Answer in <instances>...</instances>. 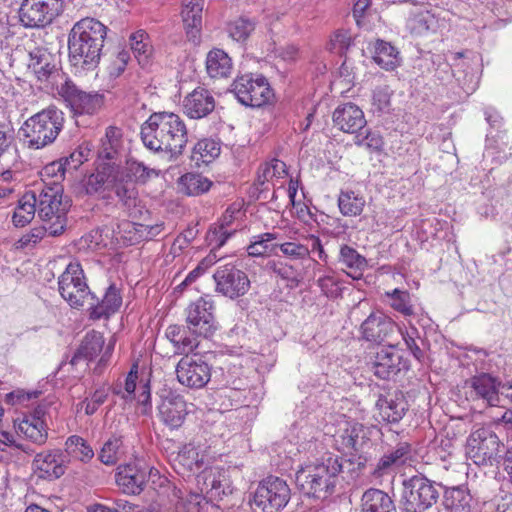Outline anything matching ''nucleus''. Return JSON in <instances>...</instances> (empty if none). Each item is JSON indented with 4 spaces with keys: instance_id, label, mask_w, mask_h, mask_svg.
<instances>
[{
    "instance_id": "55",
    "label": "nucleus",
    "mask_w": 512,
    "mask_h": 512,
    "mask_svg": "<svg viewBox=\"0 0 512 512\" xmlns=\"http://www.w3.org/2000/svg\"><path fill=\"white\" fill-rule=\"evenodd\" d=\"M91 149L88 143L79 145L68 157H63V165L67 171L77 170L84 161H87L90 155Z\"/></svg>"
},
{
    "instance_id": "37",
    "label": "nucleus",
    "mask_w": 512,
    "mask_h": 512,
    "mask_svg": "<svg viewBox=\"0 0 512 512\" xmlns=\"http://www.w3.org/2000/svg\"><path fill=\"white\" fill-rule=\"evenodd\" d=\"M127 176L115 174L110 186V192L113 191L122 205L130 210L136 207L138 191L133 181H128Z\"/></svg>"
},
{
    "instance_id": "11",
    "label": "nucleus",
    "mask_w": 512,
    "mask_h": 512,
    "mask_svg": "<svg viewBox=\"0 0 512 512\" xmlns=\"http://www.w3.org/2000/svg\"><path fill=\"white\" fill-rule=\"evenodd\" d=\"M63 0H23L19 18L27 28L45 27L62 10Z\"/></svg>"
},
{
    "instance_id": "28",
    "label": "nucleus",
    "mask_w": 512,
    "mask_h": 512,
    "mask_svg": "<svg viewBox=\"0 0 512 512\" xmlns=\"http://www.w3.org/2000/svg\"><path fill=\"white\" fill-rule=\"evenodd\" d=\"M471 393H474L476 398L482 399L489 406L500 405V382L490 374L481 373L473 376L469 380Z\"/></svg>"
},
{
    "instance_id": "30",
    "label": "nucleus",
    "mask_w": 512,
    "mask_h": 512,
    "mask_svg": "<svg viewBox=\"0 0 512 512\" xmlns=\"http://www.w3.org/2000/svg\"><path fill=\"white\" fill-rule=\"evenodd\" d=\"M442 505L448 512H471L473 497L465 485L447 487L443 485Z\"/></svg>"
},
{
    "instance_id": "64",
    "label": "nucleus",
    "mask_w": 512,
    "mask_h": 512,
    "mask_svg": "<svg viewBox=\"0 0 512 512\" xmlns=\"http://www.w3.org/2000/svg\"><path fill=\"white\" fill-rule=\"evenodd\" d=\"M351 43L352 39L346 31H337L330 41L331 50L343 54L349 49Z\"/></svg>"
},
{
    "instance_id": "48",
    "label": "nucleus",
    "mask_w": 512,
    "mask_h": 512,
    "mask_svg": "<svg viewBox=\"0 0 512 512\" xmlns=\"http://www.w3.org/2000/svg\"><path fill=\"white\" fill-rule=\"evenodd\" d=\"M152 172H154L153 169H149L142 162H138L136 160H128L125 168H122L117 164V174L127 176L126 179L128 181H133L134 184L136 182H147Z\"/></svg>"
},
{
    "instance_id": "19",
    "label": "nucleus",
    "mask_w": 512,
    "mask_h": 512,
    "mask_svg": "<svg viewBox=\"0 0 512 512\" xmlns=\"http://www.w3.org/2000/svg\"><path fill=\"white\" fill-rule=\"evenodd\" d=\"M67 455L61 450H52L36 454L32 468L34 474L43 480H56L66 471Z\"/></svg>"
},
{
    "instance_id": "14",
    "label": "nucleus",
    "mask_w": 512,
    "mask_h": 512,
    "mask_svg": "<svg viewBox=\"0 0 512 512\" xmlns=\"http://www.w3.org/2000/svg\"><path fill=\"white\" fill-rule=\"evenodd\" d=\"M213 310V302L204 297L188 306L186 322L190 334L209 338L215 333L217 322Z\"/></svg>"
},
{
    "instance_id": "41",
    "label": "nucleus",
    "mask_w": 512,
    "mask_h": 512,
    "mask_svg": "<svg viewBox=\"0 0 512 512\" xmlns=\"http://www.w3.org/2000/svg\"><path fill=\"white\" fill-rule=\"evenodd\" d=\"M131 49L142 68L152 63L153 47L149 42L148 34L144 30H138L130 36Z\"/></svg>"
},
{
    "instance_id": "38",
    "label": "nucleus",
    "mask_w": 512,
    "mask_h": 512,
    "mask_svg": "<svg viewBox=\"0 0 512 512\" xmlns=\"http://www.w3.org/2000/svg\"><path fill=\"white\" fill-rule=\"evenodd\" d=\"M206 70L212 78H226L232 70V60L222 49H213L207 54Z\"/></svg>"
},
{
    "instance_id": "47",
    "label": "nucleus",
    "mask_w": 512,
    "mask_h": 512,
    "mask_svg": "<svg viewBox=\"0 0 512 512\" xmlns=\"http://www.w3.org/2000/svg\"><path fill=\"white\" fill-rule=\"evenodd\" d=\"M340 438L342 448L353 452H361L366 440H368L362 425H353L344 430Z\"/></svg>"
},
{
    "instance_id": "1",
    "label": "nucleus",
    "mask_w": 512,
    "mask_h": 512,
    "mask_svg": "<svg viewBox=\"0 0 512 512\" xmlns=\"http://www.w3.org/2000/svg\"><path fill=\"white\" fill-rule=\"evenodd\" d=\"M143 145L154 153L165 152L176 161L184 152L188 133L184 121L173 112H154L141 125Z\"/></svg>"
},
{
    "instance_id": "57",
    "label": "nucleus",
    "mask_w": 512,
    "mask_h": 512,
    "mask_svg": "<svg viewBox=\"0 0 512 512\" xmlns=\"http://www.w3.org/2000/svg\"><path fill=\"white\" fill-rule=\"evenodd\" d=\"M339 459L343 463V470L347 468L352 477L358 476L367 464V457L360 452H351L347 459L343 460L340 457Z\"/></svg>"
},
{
    "instance_id": "31",
    "label": "nucleus",
    "mask_w": 512,
    "mask_h": 512,
    "mask_svg": "<svg viewBox=\"0 0 512 512\" xmlns=\"http://www.w3.org/2000/svg\"><path fill=\"white\" fill-rule=\"evenodd\" d=\"M360 512H397L394 499L378 488L365 490L360 499Z\"/></svg>"
},
{
    "instance_id": "17",
    "label": "nucleus",
    "mask_w": 512,
    "mask_h": 512,
    "mask_svg": "<svg viewBox=\"0 0 512 512\" xmlns=\"http://www.w3.org/2000/svg\"><path fill=\"white\" fill-rule=\"evenodd\" d=\"M28 56L27 67L38 81H52L60 75V60L48 48L43 46L34 47L29 51Z\"/></svg>"
},
{
    "instance_id": "4",
    "label": "nucleus",
    "mask_w": 512,
    "mask_h": 512,
    "mask_svg": "<svg viewBox=\"0 0 512 512\" xmlns=\"http://www.w3.org/2000/svg\"><path fill=\"white\" fill-rule=\"evenodd\" d=\"M443 484L417 472L402 480L400 504L404 512H429L440 500Z\"/></svg>"
},
{
    "instance_id": "46",
    "label": "nucleus",
    "mask_w": 512,
    "mask_h": 512,
    "mask_svg": "<svg viewBox=\"0 0 512 512\" xmlns=\"http://www.w3.org/2000/svg\"><path fill=\"white\" fill-rule=\"evenodd\" d=\"M365 206L363 197L355 194L354 191H341L338 197V207L344 216H358Z\"/></svg>"
},
{
    "instance_id": "25",
    "label": "nucleus",
    "mask_w": 512,
    "mask_h": 512,
    "mask_svg": "<svg viewBox=\"0 0 512 512\" xmlns=\"http://www.w3.org/2000/svg\"><path fill=\"white\" fill-rule=\"evenodd\" d=\"M202 0L183 2L181 17L187 39L193 44H199L202 31Z\"/></svg>"
},
{
    "instance_id": "15",
    "label": "nucleus",
    "mask_w": 512,
    "mask_h": 512,
    "mask_svg": "<svg viewBox=\"0 0 512 512\" xmlns=\"http://www.w3.org/2000/svg\"><path fill=\"white\" fill-rule=\"evenodd\" d=\"M184 355L176 366L179 383L188 388H203L211 378V366L197 355Z\"/></svg>"
},
{
    "instance_id": "52",
    "label": "nucleus",
    "mask_w": 512,
    "mask_h": 512,
    "mask_svg": "<svg viewBox=\"0 0 512 512\" xmlns=\"http://www.w3.org/2000/svg\"><path fill=\"white\" fill-rule=\"evenodd\" d=\"M20 431L33 443L42 445L47 441L48 438V427L46 422L29 421L25 418L19 424Z\"/></svg>"
},
{
    "instance_id": "45",
    "label": "nucleus",
    "mask_w": 512,
    "mask_h": 512,
    "mask_svg": "<svg viewBox=\"0 0 512 512\" xmlns=\"http://www.w3.org/2000/svg\"><path fill=\"white\" fill-rule=\"evenodd\" d=\"M121 140L114 136V128L109 127L106 132V140L102 142L98 150V158L101 163L118 164L117 161L120 157Z\"/></svg>"
},
{
    "instance_id": "3",
    "label": "nucleus",
    "mask_w": 512,
    "mask_h": 512,
    "mask_svg": "<svg viewBox=\"0 0 512 512\" xmlns=\"http://www.w3.org/2000/svg\"><path fill=\"white\" fill-rule=\"evenodd\" d=\"M342 472L343 463L338 456L330 454L298 470L295 483L304 496L326 499L335 492Z\"/></svg>"
},
{
    "instance_id": "39",
    "label": "nucleus",
    "mask_w": 512,
    "mask_h": 512,
    "mask_svg": "<svg viewBox=\"0 0 512 512\" xmlns=\"http://www.w3.org/2000/svg\"><path fill=\"white\" fill-rule=\"evenodd\" d=\"M213 182L199 173H186L178 180L179 191L187 196H199L210 190Z\"/></svg>"
},
{
    "instance_id": "58",
    "label": "nucleus",
    "mask_w": 512,
    "mask_h": 512,
    "mask_svg": "<svg viewBox=\"0 0 512 512\" xmlns=\"http://www.w3.org/2000/svg\"><path fill=\"white\" fill-rule=\"evenodd\" d=\"M391 95L392 92L389 90L388 86L377 87L372 95L374 109L381 113L388 111L391 104Z\"/></svg>"
},
{
    "instance_id": "54",
    "label": "nucleus",
    "mask_w": 512,
    "mask_h": 512,
    "mask_svg": "<svg viewBox=\"0 0 512 512\" xmlns=\"http://www.w3.org/2000/svg\"><path fill=\"white\" fill-rule=\"evenodd\" d=\"M255 29V22L240 17L228 25L229 35L236 41H245Z\"/></svg>"
},
{
    "instance_id": "12",
    "label": "nucleus",
    "mask_w": 512,
    "mask_h": 512,
    "mask_svg": "<svg viewBox=\"0 0 512 512\" xmlns=\"http://www.w3.org/2000/svg\"><path fill=\"white\" fill-rule=\"evenodd\" d=\"M197 486L205 492L206 503L218 506L217 503L233 492V486L226 472L219 467L204 468L197 475Z\"/></svg>"
},
{
    "instance_id": "36",
    "label": "nucleus",
    "mask_w": 512,
    "mask_h": 512,
    "mask_svg": "<svg viewBox=\"0 0 512 512\" xmlns=\"http://www.w3.org/2000/svg\"><path fill=\"white\" fill-rule=\"evenodd\" d=\"M339 262L351 270L347 274L354 280L361 279L363 271L368 267L367 259L359 254L356 249L346 244L340 247Z\"/></svg>"
},
{
    "instance_id": "62",
    "label": "nucleus",
    "mask_w": 512,
    "mask_h": 512,
    "mask_svg": "<svg viewBox=\"0 0 512 512\" xmlns=\"http://www.w3.org/2000/svg\"><path fill=\"white\" fill-rule=\"evenodd\" d=\"M355 143L357 145H366L367 148L380 152L383 149L384 141L382 136L377 131H367L366 135L360 138L359 135L356 136Z\"/></svg>"
},
{
    "instance_id": "60",
    "label": "nucleus",
    "mask_w": 512,
    "mask_h": 512,
    "mask_svg": "<svg viewBox=\"0 0 512 512\" xmlns=\"http://www.w3.org/2000/svg\"><path fill=\"white\" fill-rule=\"evenodd\" d=\"M278 249L291 259H305L310 254L308 247L295 242L278 244Z\"/></svg>"
},
{
    "instance_id": "13",
    "label": "nucleus",
    "mask_w": 512,
    "mask_h": 512,
    "mask_svg": "<svg viewBox=\"0 0 512 512\" xmlns=\"http://www.w3.org/2000/svg\"><path fill=\"white\" fill-rule=\"evenodd\" d=\"M216 291L230 299L245 295L250 288L247 274L232 263L219 265L213 274Z\"/></svg>"
},
{
    "instance_id": "35",
    "label": "nucleus",
    "mask_w": 512,
    "mask_h": 512,
    "mask_svg": "<svg viewBox=\"0 0 512 512\" xmlns=\"http://www.w3.org/2000/svg\"><path fill=\"white\" fill-rule=\"evenodd\" d=\"M373 60L387 71L396 69L401 62L397 48L382 39H377L374 43Z\"/></svg>"
},
{
    "instance_id": "8",
    "label": "nucleus",
    "mask_w": 512,
    "mask_h": 512,
    "mask_svg": "<svg viewBox=\"0 0 512 512\" xmlns=\"http://www.w3.org/2000/svg\"><path fill=\"white\" fill-rule=\"evenodd\" d=\"M290 499L291 489L286 480L274 475L262 479L253 494V503L262 512H279Z\"/></svg>"
},
{
    "instance_id": "23",
    "label": "nucleus",
    "mask_w": 512,
    "mask_h": 512,
    "mask_svg": "<svg viewBox=\"0 0 512 512\" xmlns=\"http://www.w3.org/2000/svg\"><path fill=\"white\" fill-rule=\"evenodd\" d=\"M117 171V164L100 163L96 173L90 174L84 182L85 192L89 196L97 195L101 199L110 198V186Z\"/></svg>"
},
{
    "instance_id": "53",
    "label": "nucleus",
    "mask_w": 512,
    "mask_h": 512,
    "mask_svg": "<svg viewBox=\"0 0 512 512\" xmlns=\"http://www.w3.org/2000/svg\"><path fill=\"white\" fill-rule=\"evenodd\" d=\"M122 445L121 437L113 436L109 438L99 453V460L105 465H115L122 454Z\"/></svg>"
},
{
    "instance_id": "50",
    "label": "nucleus",
    "mask_w": 512,
    "mask_h": 512,
    "mask_svg": "<svg viewBox=\"0 0 512 512\" xmlns=\"http://www.w3.org/2000/svg\"><path fill=\"white\" fill-rule=\"evenodd\" d=\"M389 299V305L392 309L399 312L405 317L414 315L413 305L411 303V295L408 291L394 289L392 292H386Z\"/></svg>"
},
{
    "instance_id": "2",
    "label": "nucleus",
    "mask_w": 512,
    "mask_h": 512,
    "mask_svg": "<svg viewBox=\"0 0 512 512\" xmlns=\"http://www.w3.org/2000/svg\"><path fill=\"white\" fill-rule=\"evenodd\" d=\"M108 28L96 18L77 21L68 34L70 64L82 70H94L100 63Z\"/></svg>"
},
{
    "instance_id": "63",
    "label": "nucleus",
    "mask_w": 512,
    "mask_h": 512,
    "mask_svg": "<svg viewBox=\"0 0 512 512\" xmlns=\"http://www.w3.org/2000/svg\"><path fill=\"white\" fill-rule=\"evenodd\" d=\"M317 282L318 286L327 297L336 298L341 294L339 281L334 276L321 277Z\"/></svg>"
},
{
    "instance_id": "21",
    "label": "nucleus",
    "mask_w": 512,
    "mask_h": 512,
    "mask_svg": "<svg viewBox=\"0 0 512 512\" xmlns=\"http://www.w3.org/2000/svg\"><path fill=\"white\" fill-rule=\"evenodd\" d=\"M89 298L87 310L92 320L108 319L122 305L121 290L115 283L109 285L101 300L94 293Z\"/></svg>"
},
{
    "instance_id": "22",
    "label": "nucleus",
    "mask_w": 512,
    "mask_h": 512,
    "mask_svg": "<svg viewBox=\"0 0 512 512\" xmlns=\"http://www.w3.org/2000/svg\"><path fill=\"white\" fill-rule=\"evenodd\" d=\"M371 368L379 379L390 380L402 370H408L409 363L399 353L382 348L375 354Z\"/></svg>"
},
{
    "instance_id": "51",
    "label": "nucleus",
    "mask_w": 512,
    "mask_h": 512,
    "mask_svg": "<svg viewBox=\"0 0 512 512\" xmlns=\"http://www.w3.org/2000/svg\"><path fill=\"white\" fill-rule=\"evenodd\" d=\"M175 461L178 466L189 472L198 471L204 466L203 457L191 445L184 446L178 453Z\"/></svg>"
},
{
    "instance_id": "56",
    "label": "nucleus",
    "mask_w": 512,
    "mask_h": 512,
    "mask_svg": "<svg viewBox=\"0 0 512 512\" xmlns=\"http://www.w3.org/2000/svg\"><path fill=\"white\" fill-rule=\"evenodd\" d=\"M399 332L406 344L407 349L418 361H421L424 358V351L421 349L418 342H423V340L419 336L418 330L415 327H412L410 330H406L404 332L400 329Z\"/></svg>"
},
{
    "instance_id": "34",
    "label": "nucleus",
    "mask_w": 512,
    "mask_h": 512,
    "mask_svg": "<svg viewBox=\"0 0 512 512\" xmlns=\"http://www.w3.org/2000/svg\"><path fill=\"white\" fill-rule=\"evenodd\" d=\"M189 330L184 326L170 325L166 330V337L173 344L176 353L189 354L199 345L197 338L189 335Z\"/></svg>"
},
{
    "instance_id": "18",
    "label": "nucleus",
    "mask_w": 512,
    "mask_h": 512,
    "mask_svg": "<svg viewBox=\"0 0 512 512\" xmlns=\"http://www.w3.org/2000/svg\"><path fill=\"white\" fill-rule=\"evenodd\" d=\"M396 331L400 327L383 313L372 312L360 326L361 338L377 345L389 341Z\"/></svg>"
},
{
    "instance_id": "5",
    "label": "nucleus",
    "mask_w": 512,
    "mask_h": 512,
    "mask_svg": "<svg viewBox=\"0 0 512 512\" xmlns=\"http://www.w3.org/2000/svg\"><path fill=\"white\" fill-rule=\"evenodd\" d=\"M37 213L47 223L50 236L61 235L67 225V213L71 207V199L64 195L63 186L53 182L45 185L36 195Z\"/></svg>"
},
{
    "instance_id": "61",
    "label": "nucleus",
    "mask_w": 512,
    "mask_h": 512,
    "mask_svg": "<svg viewBox=\"0 0 512 512\" xmlns=\"http://www.w3.org/2000/svg\"><path fill=\"white\" fill-rule=\"evenodd\" d=\"M272 271L284 280L290 281L295 285L299 282V272L296 268L283 262H273L271 264Z\"/></svg>"
},
{
    "instance_id": "29",
    "label": "nucleus",
    "mask_w": 512,
    "mask_h": 512,
    "mask_svg": "<svg viewBox=\"0 0 512 512\" xmlns=\"http://www.w3.org/2000/svg\"><path fill=\"white\" fill-rule=\"evenodd\" d=\"M116 483L128 494H140L147 482L146 472L135 464L120 465L117 468Z\"/></svg>"
},
{
    "instance_id": "33",
    "label": "nucleus",
    "mask_w": 512,
    "mask_h": 512,
    "mask_svg": "<svg viewBox=\"0 0 512 512\" xmlns=\"http://www.w3.org/2000/svg\"><path fill=\"white\" fill-rule=\"evenodd\" d=\"M104 343L102 333L95 330L88 332L71 358L70 364L75 366L80 360L92 361L102 351Z\"/></svg>"
},
{
    "instance_id": "7",
    "label": "nucleus",
    "mask_w": 512,
    "mask_h": 512,
    "mask_svg": "<svg viewBox=\"0 0 512 512\" xmlns=\"http://www.w3.org/2000/svg\"><path fill=\"white\" fill-rule=\"evenodd\" d=\"M503 442L490 426L473 430L466 441V453L478 466H495L499 468L500 452Z\"/></svg>"
},
{
    "instance_id": "59",
    "label": "nucleus",
    "mask_w": 512,
    "mask_h": 512,
    "mask_svg": "<svg viewBox=\"0 0 512 512\" xmlns=\"http://www.w3.org/2000/svg\"><path fill=\"white\" fill-rule=\"evenodd\" d=\"M132 227L139 239L149 241L157 237L162 232L164 223L160 222L153 225L132 223Z\"/></svg>"
},
{
    "instance_id": "42",
    "label": "nucleus",
    "mask_w": 512,
    "mask_h": 512,
    "mask_svg": "<svg viewBox=\"0 0 512 512\" xmlns=\"http://www.w3.org/2000/svg\"><path fill=\"white\" fill-rule=\"evenodd\" d=\"M240 210L234 206H229L224 214L222 215L219 225L210 229L207 234V240L212 243L214 240L217 242L218 247H222L228 238H230L234 233L233 231H228V227L233 223L236 214H238Z\"/></svg>"
},
{
    "instance_id": "32",
    "label": "nucleus",
    "mask_w": 512,
    "mask_h": 512,
    "mask_svg": "<svg viewBox=\"0 0 512 512\" xmlns=\"http://www.w3.org/2000/svg\"><path fill=\"white\" fill-rule=\"evenodd\" d=\"M375 407L384 421L398 423L405 416L408 410V403L403 395H395L389 398L380 394Z\"/></svg>"
},
{
    "instance_id": "16",
    "label": "nucleus",
    "mask_w": 512,
    "mask_h": 512,
    "mask_svg": "<svg viewBox=\"0 0 512 512\" xmlns=\"http://www.w3.org/2000/svg\"><path fill=\"white\" fill-rule=\"evenodd\" d=\"M59 94L75 114H94L103 104L101 94L85 92L71 80H66L60 86Z\"/></svg>"
},
{
    "instance_id": "24",
    "label": "nucleus",
    "mask_w": 512,
    "mask_h": 512,
    "mask_svg": "<svg viewBox=\"0 0 512 512\" xmlns=\"http://www.w3.org/2000/svg\"><path fill=\"white\" fill-rule=\"evenodd\" d=\"M333 123L345 133H357L366 126L364 112L354 103L348 102L338 106L333 112Z\"/></svg>"
},
{
    "instance_id": "49",
    "label": "nucleus",
    "mask_w": 512,
    "mask_h": 512,
    "mask_svg": "<svg viewBox=\"0 0 512 512\" xmlns=\"http://www.w3.org/2000/svg\"><path fill=\"white\" fill-rule=\"evenodd\" d=\"M65 451L82 462H87L94 456V451L82 437L78 435L70 436L65 442Z\"/></svg>"
},
{
    "instance_id": "27",
    "label": "nucleus",
    "mask_w": 512,
    "mask_h": 512,
    "mask_svg": "<svg viewBox=\"0 0 512 512\" xmlns=\"http://www.w3.org/2000/svg\"><path fill=\"white\" fill-rule=\"evenodd\" d=\"M183 106L190 118L200 119L214 110L215 100L207 89L197 87L185 97Z\"/></svg>"
},
{
    "instance_id": "43",
    "label": "nucleus",
    "mask_w": 512,
    "mask_h": 512,
    "mask_svg": "<svg viewBox=\"0 0 512 512\" xmlns=\"http://www.w3.org/2000/svg\"><path fill=\"white\" fill-rule=\"evenodd\" d=\"M221 152V143L213 138L200 139L193 147L191 159L199 166L209 164L215 160Z\"/></svg>"
},
{
    "instance_id": "20",
    "label": "nucleus",
    "mask_w": 512,
    "mask_h": 512,
    "mask_svg": "<svg viewBox=\"0 0 512 512\" xmlns=\"http://www.w3.org/2000/svg\"><path fill=\"white\" fill-rule=\"evenodd\" d=\"M161 394V402L158 405V413L161 421L170 429L181 427L188 414L187 403L180 395H174L171 391Z\"/></svg>"
},
{
    "instance_id": "10",
    "label": "nucleus",
    "mask_w": 512,
    "mask_h": 512,
    "mask_svg": "<svg viewBox=\"0 0 512 512\" xmlns=\"http://www.w3.org/2000/svg\"><path fill=\"white\" fill-rule=\"evenodd\" d=\"M231 86V91L238 101L248 107H262L274 98L273 89L262 75L256 78L249 74L242 75L237 77Z\"/></svg>"
},
{
    "instance_id": "44",
    "label": "nucleus",
    "mask_w": 512,
    "mask_h": 512,
    "mask_svg": "<svg viewBox=\"0 0 512 512\" xmlns=\"http://www.w3.org/2000/svg\"><path fill=\"white\" fill-rule=\"evenodd\" d=\"M277 238L275 233H263L253 237L250 245L247 247V253L252 257L277 255L278 244L272 243Z\"/></svg>"
},
{
    "instance_id": "9",
    "label": "nucleus",
    "mask_w": 512,
    "mask_h": 512,
    "mask_svg": "<svg viewBox=\"0 0 512 512\" xmlns=\"http://www.w3.org/2000/svg\"><path fill=\"white\" fill-rule=\"evenodd\" d=\"M58 290L70 307L79 309L88 305L92 292L79 262H71L58 278Z\"/></svg>"
},
{
    "instance_id": "6",
    "label": "nucleus",
    "mask_w": 512,
    "mask_h": 512,
    "mask_svg": "<svg viewBox=\"0 0 512 512\" xmlns=\"http://www.w3.org/2000/svg\"><path fill=\"white\" fill-rule=\"evenodd\" d=\"M64 126V114L54 105H50L29 117L20 131L29 148L41 149L56 140Z\"/></svg>"
},
{
    "instance_id": "26",
    "label": "nucleus",
    "mask_w": 512,
    "mask_h": 512,
    "mask_svg": "<svg viewBox=\"0 0 512 512\" xmlns=\"http://www.w3.org/2000/svg\"><path fill=\"white\" fill-rule=\"evenodd\" d=\"M412 448L408 442H399L393 449L385 453L371 472L374 478L390 474L395 467L406 463L411 457Z\"/></svg>"
},
{
    "instance_id": "40",
    "label": "nucleus",
    "mask_w": 512,
    "mask_h": 512,
    "mask_svg": "<svg viewBox=\"0 0 512 512\" xmlns=\"http://www.w3.org/2000/svg\"><path fill=\"white\" fill-rule=\"evenodd\" d=\"M36 192H26L18 201V205L12 216V222L16 227H24L29 224L37 211Z\"/></svg>"
}]
</instances>
